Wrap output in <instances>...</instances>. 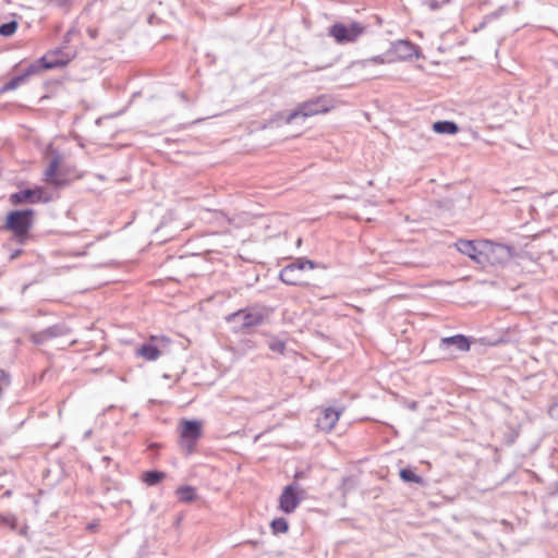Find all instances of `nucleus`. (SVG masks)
<instances>
[{
  "instance_id": "nucleus-32",
  "label": "nucleus",
  "mask_w": 558,
  "mask_h": 558,
  "mask_svg": "<svg viewBox=\"0 0 558 558\" xmlns=\"http://www.w3.org/2000/svg\"><path fill=\"white\" fill-rule=\"evenodd\" d=\"M43 493H44V490H39V493H38V494H26V496H25V497H26V499H27V500H29V501H31L32 507H33L34 509H36V507H37V505H38V502H39V498H40V496L43 495Z\"/></svg>"
},
{
  "instance_id": "nucleus-5",
  "label": "nucleus",
  "mask_w": 558,
  "mask_h": 558,
  "mask_svg": "<svg viewBox=\"0 0 558 558\" xmlns=\"http://www.w3.org/2000/svg\"><path fill=\"white\" fill-rule=\"evenodd\" d=\"M202 436V423L196 420H183L181 422L180 446L187 453L195 449L197 440Z\"/></svg>"
},
{
  "instance_id": "nucleus-12",
  "label": "nucleus",
  "mask_w": 558,
  "mask_h": 558,
  "mask_svg": "<svg viewBox=\"0 0 558 558\" xmlns=\"http://www.w3.org/2000/svg\"><path fill=\"white\" fill-rule=\"evenodd\" d=\"M389 52L395 61L407 60L417 54V47L409 40L400 39L391 44Z\"/></svg>"
},
{
  "instance_id": "nucleus-3",
  "label": "nucleus",
  "mask_w": 558,
  "mask_h": 558,
  "mask_svg": "<svg viewBox=\"0 0 558 558\" xmlns=\"http://www.w3.org/2000/svg\"><path fill=\"white\" fill-rule=\"evenodd\" d=\"M33 209L14 210L7 216L5 228L10 230L20 242L27 236L33 225Z\"/></svg>"
},
{
  "instance_id": "nucleus-40",
  "label": "nucleus",
  "mask_w": 558,
  "mask_h": 558,
  "mask_svg": "<svg viewBox=\"0 0 558 558\" xmlns=\"http://www.w3.org/2000/svg\"><path fill=\"white\" fill-rule=\"evenodd\" d=\"M179 488L187 489V488H192V487H191V486H187V485H182V486H180Z\"/></svg>"
},
{
  "instance_id": "nucleus-6",
  "label": "nucleus",
  "mask_w": 558,
  "mask_h": 558,
  "mask_svg": "<svg viewBox=\"0 0 558 558\" xmlns=\"http://www.w3.org/2000/svg\"><path fill=\"white\" fill-rule=\"evenodd\" d=\"M51 201V196L43 186H37L35 189H26L21 190L16 193L10 195V202L13 205L21 204H37V203H48Z\"/></svg>"
},
{
  "instance_id": "nucleus-41",
  "label": "nucleus",
  "mask_w": 558,
  "mask_h": 558,
  "mask_svg": "<svg viewBox=\"0 0 558 558\" xmlns=\"http://www.w3.org/2000/svg\"><path fill=\"white\" fill-rule=\"evenodd\" d=\"M554 65H555L556 69H558V60L554 61Z\"/></svg>"
},
{
  "instance_id": "nucleus-15",
  "label": "nucleus",
  "mask_w": 558,
  "mask_h": 558,
  "mask_svg": "<svg viewBox=\"0 0 558 558\" xmlns=\"http://www.w3.org/2000/svg\"><path fill=\"white\" fill-rule=\"evenodd\" d=\"M280 280L289 286H302V274L298 272L292 266L287 265L279 274Z\"/></svg>"
},
{
  "instance_id": "nucleus-13",
  "label": "nucleus",
  "mask_w": 558,
  "mask_h": 558,
  "mask_svg": "<svg viewBox=\"0 0 558 558\" xmlns=\"http://www.w3.org/2000/svg\"><path fill=\"white\" fill-rule=\"evenodd\" d=\"M343 409H335V408H326L320 416L317 418L316 426L324 432H331L335 427L336 423L339 421V417L342 413Z\"/></svg>"
},
{
  "instance_id": "nucleus-26",
  "label": "nucleus",
  "mask_w": 558,
  "mask_h": 558,
  "mask_svg": "<svg viewBox=\"0 0 558 558\" xmlns=\"http://www.w3.org/2000/svg\"><path fill=\"white\" fill-rule=\"evenodd\" d=\"M0 525L8 526L10 530H16V518L15 515L8 513H0Z\"/></svg>"
},
{
  "instance_id": "nucleus-21",
  "label": "nucleus",
  "mask_w": 558,
  "mask_h": 558,
  "mask_svg": "<svg viewBox=\"0 0 558 558\" xmlns=\"http://www.w3.org/2000/svg\"><path fill=\"white\" fill-rule=\"evenodd\" d=\"M391 62H395V58L391 57V53L388 50L384 54H378V56L363 60L362 64L363 65H366L369 63L384 64V63H391Z\"/></svg>"
},
{
  "instance_id": "nucleus-35",
  "label": "nucleus",
  "mask_w": 558,
  "mask_h": 558,
  "mask_svg": "<svg viewBox=\"0 0 558 558\" xmlns=\"http://www.w3.org/2000/svg\"><path fill=\"white\" fill-rule=\"evenodd\" d=\"M27 529L28 526L27 525H24L20 531H19V534L22 535V536H26L27 534Z\"/></svg>"
},
{
  "instance_id": "nucleus-4",
  "label": "nucleus",
  "mask_w": 558,
  "mask_h": 558,
  "mask_svg": "<svg viewBox=\"0 0 558 558\" xmlns=\"http://www.w3.org/2000/svg\"><path fill=\"white\" fill-rule=\"evenodd\" d=\"M47 153L50 156V161L47 169L44 172L46 183L54 187L65 186L68 184V180L65 179L62 170V154H60L52 146L48 147Z\"/></svg>"
},
{
  "instance_id": "nucleus-16",
  "label": "nucleus",
  "mask_w": 558,
  "mask_h": 558,
  "mask_svg": "<svg viewBox=\"0 0 558 558\" xmlns=\"http://www.w3.org/2000/svg\"><path fill=\"white\" fill-rule=\"evenodd\" d=\"M136 354L147 361H156L160 356V350L153 343H144L136 350Z\"/></svg>"
},
{
  "instance_id": "nucleus-11",
  "label": "nucleus",
  "mask_w": 558,
  "mask_h": 558,
  "mask_svg": "<svg viewBox=\"0 0 558 558\" xmlns=\"http://www.w3.org/2000/svg\"><path fill=\"white\" fill-rule=\"evenodd\" d=\"M457 250L470 257L473 262L478 265H484L487 259V254L478 250L476 243L471 240H459L456 242Z\"/></svg>"
},
{
  "instance_id": "nucleus-7",
  "label": "nucleus",
  "mask_w": 558,
  "mask_h": 558,
  "mask_svg": "<svg viewBox=\"0 0 558 558\" xmlns=\"http://www.w3.org/2000/svg\"><path fill=\"white\" fill-rule=\"evenodd\" d=\"M236 319L242 320L241 326L243 328L256 327L264 323L265 313L259 308L251 307L234 312L227 317L228 322H235Z\"/></svg>"
},
{
  "instance_id": "nucleus-25",
  "label": "nucleus",
  "mask_w": 558,
  "mask_h": 558,
  "mask_svg": "<svg viewBox=\"0 0 558 558\" xmlns=\"http://www.w3.org/2000/svg\"><path fill=\"white\" fill-rule=\"evenodd\" d=\"M17 26L19 24L15 20L3 23L0 25V35L3 37H10L16 32Z\"/></svg>"
},
{
  "instance_id": "nucleus-23",
  "label": "nucleus",
  "mask_w": 558,
  "mask_h": 558,
  "mask_svg": "<svg viewBox=\"0 0 558 558\" xmlns=\"http://www.w3.org/2000/svg\"><path fill=\"white\" fill-rule=\"evenodd\" d=\"M268 348L272 352H276V353H279V354L283 355L284 351H286V341L280 339V338H278V337H271L268 340Z\"/></svg>"
},
{
  "instance_id": "nucleus-31",
  "label": "nucleus",
  "mask_w": 558,
  "mask_h": 558,
  "mask_svg": "<svg viewBox=\"0 0 558 558\" xmlns=\"http://www.w3.org/2000/svg\"><path fill=\"white\" fill-rule=\"evenodd\" d=\"M485 247H487L489 250V252L492 253H500V252H505L506 251V246L504 245H499V244H494L489 241H485L482 243Z\"/></svg>"
},
{
  "instance_id": "nucleus-1",
  "label": "nucleus",
  "mask_w": 558,
  "mask_h": 558,
  "mask_svg": "<svg viewBox=\"0 0 558 558\" xmlns=\"http://www.w3.org/2000/svg\"><path fill=\"white\" fill-rule=\"evenodd\" d=\"M365 32L366 26L356 21L335 23L328 28V35L339 45L355 43Z\"/></svg>"
},
{
  "instance_id": "nucleus-39",
  "label": "nucleus",
  "mask_w": 558,
  "mask_h": 558,
  "mask_svg": "<svg viewBox=\"0 0 558 558\" xmlns=\"http://www.w3.org/2000/svg\"><path fill=\"white\" fill-rule=\"evenodd\" d=\"M182 514H179L175 519V524H180L181 520H182Z\"/></svg>"
},
{
  "instance_id": "nucleus-14",
  "label": "nucleus",
  "mask_w": 558,
  "mask_h": 558,
  "mask_svg": "<svg viewBox=\"0 0 558 558\" xmlns=\"http://www.w3.org/2000/svg\"><path fill=\"white\" fill-rule=\"evenodd\" d=\"M449 347H454L458 351L466 352L470 350V341L463 335L441 338L440 348L447 349Z\"/></svg>"
},
{
  "instance_id": "nucleus-34",
  "label": "nucleus",
  "mask_w": 558,
  "mask_h": 558,
  "mask_svg": "<svg viewBox=\"0 0 558 558\" xmlns=\"http://www.w3.org/2000/svg\"><path fill=\"white\" fill-rule=\"evenodd\" d=\"M97 526H98L97 522H90V523H88L87 529L89 531L94 532V531H96Z\"/></svg>"
},
{
  "instance_id": "nucleus-19",
  "label": "nucleus",
  "mask_w": 558,
  "mask_h": 558,
  "mask_svg": "<svg viewBox=\"0 0 558 558\" xmlns=\"http://www.w3.org/2000/svg\"><path fill=\"white\" fill-rule=\"evenodd\" d=\"M269 526L274 535L286 534L289 531V522L283 517L272 519Z\"/></svg>"
},
{
  "instance_id": "nucleus-37",
  "label": "nucleus",
  "mask_w": 558,
  "mask_h": 558,
  "mask_svg": "<svg viewBox=\"0 0 558 558\" xmlns=\"http://www.w3.org/2000/svg\"><path fill=\"white\" fill-rule=\"evenodd\" d=\"M489 21H485V16L483 17V21L482 23L480 24L478 28H484L485 25L488 23Z\"/></svg>"
},
{
  "instance_id": "nucleus-2",
  "label": "nucleus",
  "mask_w": 558,
  "mask_h": 558,
  "mask_svg": "<svg viewBox=\"0 0 558 558\" xmlns=\"http://www.w3.org/2000/svg\"><path fill=\"white\" fill-rule=\"evenodd\" d=\"M330 109V101L326 96H319L314 99L300 104L286 118V123L290 124L295 119L307 118L319 113H325Z\"/></svg>"
},
{
  "instance_id": "nucleus-30",
  "label": "nucleus",
  "mask_w": 558,
  "mask_h": 558,
  "mask_svg": "<svg viewBox=\"0 0 558 558\" xmlns=\"http://www.w3.org/2000/svg\"><path fill=\"white\" fill-rule=\"evenodd\" d=\"M43 66H41V63L39 62V60L35 63H32L31 65H28L25 70V72L22 74V75H26V78L35 73H37L39 70H41Z\"/></svg>"
},
{
  "instance_id": "nucleus-28",
  "label": "nucleus",
  "mask_w": 558,
  "mask_h": 558,
  "mask_svg": "<svg viewBox=\"0 0 558 558\" xmlns=\"http://www.w3.org/2000/svg\"><path fill=\"white\" fill-rule=\"evenodd\" d=\"M47 4L56 7L63 12H68L72 5V0H45Z\"/></svg>"
},
{
  "instance_id": "nucleus-18",
  "label": "nucleus",
  "mask_w": 558,
  "mask_h": 558,
  "mask_svg": "<svg viewBox=\"0 0 558 558\" xmlns=\"http://www.w3.org/2000/svg\"><path fill=\"white\" fill-rule=\"evenodd\" d=\"M166 477V474L161 471L153 470L147 471L143 474V482L147 486H156Z\"/></svg>"
},
{
  "instance_id": "nucleus-8",
  "label": "nucleus",
  "mask_w": 558,
  "mask_h": 558,
  "mask_svg": "<svg viewBox=\"0 0 558 558\" xmlns=\"http://www.w3.org/2000/svg\"><path fill=\"white\" fill-rule=\"evenodd\" d=\"M306 497V490H281L278 509L286 514L293 513Z\"/></svg>"
},
{
  "instance_id": "nucleus-9",
  "label": "nucleus",
  "mask_w": 558,
  "mask_h": 558,
  "mask_svg": "<svg viewBox=\"0 0 558 558\" xmlns=\"http://www.w3.org/2000/svg\"><path fill=\"white\" fill-rule=\"evenodd\" d=\"M73 58L70 52H64L62 49H56L39 59L43 70H51L66 65Z\"/></svg>"
},
{
  "instance_id": "nucleus-27",
  "label": "nucleus",
  "mask_w": 558,
  "mask_h": 558,
  "mask_svg": "<svg viewBox=\"0 0 558 558\" xmlns=\"http://www.w3.org/2000/svg\"><path fill=\"white\" fill-rule=\"evenodd\" d=\"M178 498L183 502H192L197 499L196 490H175Z\"/></svg>"
},
{
  "instance_id": "nucleus-10",
  "label": "nucleus",
  "mask_w": 558,
  "mask_h": 558,
  "mask_svg": "<svg viewBox=\"0 0 558 558\" xmlns=\"http://www.w3.org/2000/svg\"><path fill=\"white\" fill-rule=\"evenodd\" d=\"M69 331H70V329L64 324H56V325L49 326L38 332H34L31 336V340L35 344L40 345L53 338L65 336L69 333Z\"/></svg>"
},
{
  "instance_id": "nucleus-33",
  "label": "nucleus",
  "mask_w": 558,
  "mask_h": 558,
  "mask_svg": "<svg viewBox=\"0 0 558 558\" xmlns=\"http://www.w3.org/2000/svg\"><path fill=\"white\" fill-rule=\"evenodd\" d=\"M506 11V7H500L497 11L485 15V21H493L498 19Z\"/></svg>"
},
{
  "instance_id": "nucleus-29",
  "label": "nucleus",
  "mask_w": 558,
  "mask_h": 558,
  "mask_svg": "<svg viewBox=\"0 0 558 558\" xmlns=\"http://www.w3.org/2000/svg\"><path fill=\"white\" fill-rule=\"evenodd\" d=\"M450 0H426L424 4L430 10L436 11L440 9L442 5L449 3Z\"/></svg>"
},
{
  "instance_id": "nucleus-38",
  "label": "nucleus",
  "mask_w": 558,
  "mask_h": 558,
  "mask_svg": "<svg viewBox=\"0 0 558 558\" xmlns=\"http://www.w3.org/2000/svg\"><path fill=\"white\" fill-rule=\"evenodd\" d=\"M283 488L290 489V488H296V486L294 483H292V484L286 485Z\"/></svg>"
},
{
  "instance_id": "nucleus-17",
  "label": "nucleus",
  "mask_w": 558,
  "mask_h": 558,
  "mask_svg": "<svg viewBox=\"0 0 558 558\" xmlns=\"http://www.w3.org/2000/svg\"><path fill=\"white\" fill-rule=\"evenodd\" d=\"M433 130L438 134H456L459 131V126L452 121L444 120L435 122Z\"/></svg>"
},
{
  "instance_id": "nucleus-24",
  "label": "nucleus",
  "mask_w": 558,
  "mask_h": 558,
  "mask_svg": "<svg viewBox=\"0 0 558 558\" xmlns=\"http://www.w3.org/2000/svg\"><path fill=\"white\" fill-rule=\"evenodd\" d=\"M292 266L298 272L302 274V271L306 268L314 269L315 263L311 259L306 258H298L295 262L289 264Z\"/></svg>"
},
{
  "instance_id": "nucleus-20",
  "label": "nucleus",
  "mask_w": 558,
  "mask_h": 558,
  "mask_svg": "<svg viewBox=\"0 0 558 558\" xmlns=\"http://www.w3.org/2000/svg\"><path fill=\"white\" fill-rule=\"evenodd\" d=\"M399 474L405 483L423 484V478L410 468L401 469Z\"/></svg>"
},
{
  "instance_id": "nucleus-36",
  "label": "nucleus",
  "mask_w": 558,
  "mask_h": 558,
  "mask_svg": "<svg viewBox=\"0 0 558 558\" xmlns=\"http://www.w3.org/2000/svg\"><path fill=\"white\" fill-rule=\"evenodd\" d=\"M12 495V490H4L2 498H9Z\"/></svg>"
},
{
  "instance_id": "nucleus-22",
  "label": "nucleus",
  "mask_w": 558,
  "mask_h": 558,
  "mask_svg": "<svg viewBox=\"0 0 558 558\" xmlns=\"http://www.w3.org/2000/svg\"><path fill=\"white\" fill-rule=\"evenodd\" d=\"M26 81V75H17L7 82L0 89V93H5L17 88L21 84Z\"/></svg>"
}]
</instances>
